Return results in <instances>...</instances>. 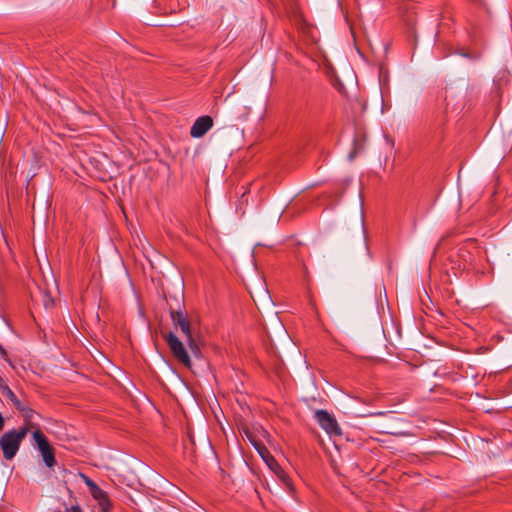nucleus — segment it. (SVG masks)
<instances>
[{
    "label": "nucleus",
    "instance_id": "obj_8",
    "mask_svg": "<svg viewBox=\"0 0 512 512\" xmlns=\"http://www.w3.org/2000/svg\"><path fill=\"white\" fill-rule=\"evenodd\" d=\"M1 392L4 397H6L8 400L12 402V404L15 406L17 410L22 409L23 403L17 398L16 394L9 388L8 385H5L1 389Z\"/></svg>",
    "mask_w": 512,
    "mask_h": 512
},
{
    "label": "nucleus",
    "instance_id": "obj_4",
    "mask_svg": "<svg viewBox=\"0 0 512 512\" xmlns=\"http://www.w3.org/2000/svg\"><path fill=\"white\" fill-rule=\"evenodd\" d=\"M33 439L37 445V448L42 456L45 465L48 468H53L56 464L55 449L49 443L47 437L42 433L41 430L37 429L33 432Z\"/></svg>",
    "mask_w": 512,
    "mask_h": 512
},
{
    "label": "nucleus",
    "instance_id": "obj_18",
    "mask_svg": "<svg viewBox=\"0 0 512 512\" xmlns=\"http://www.w3.org/2000/svg\"><path fill=\"white\" fill-rule=\"evenodd\" d=\"M6 384L4 383V380L2 379V377L0 376V390L5 386Z\"/></svg>",
    "mask_w": 512,
    "mask_h": 512
},
{
    "label": "nucleus",
    "instance_id": "obj_14",
    "mask_svg": "<svg viewBox=\"0 0 512 512\" xmlns=\"http://www.w3.org/2000/svg\"><path fill=\"white\" fill-rule=\"evenodd\" d=\"M18 410L22 412L23 416L26 419H31L33 417V415L36 413L32 408H29V407L25 406L24 404L22 405V409H18Z\"/></svg>",
    "mask_w": 512,
    "mask_h": 512
},
{
    "label": "nucleus",
    "instance_id": "obj_11",
    "mask_svg": "<svg viewBox=\"0 0 512 512\" xmlns=\"http://www.w3.org/2000/svg\"><path fill=\"white\" fill-rule=\"evenodd\" d=\"M82 478L84 479V482L85 484L87 485V487L89 488V491L90 493H94L97 489H99L100 487L92 480L90 479L88 476L82 474L81 475Z\"/></svg>",
    "mask_w": 512,
    "mask_h": 512
},
{
    "label": "nucleus",
    "instance_id": "obj_15",
    "mask_svg": "<svg viewBox=\"0 0 512 512\" xmlns=\"http://www.w3.org/2000/svg\"><path fill=\"white\" fill-rule=\"evenodd\" d=\"M250 441H251L252 445L255 447V449L258 451L259 455L261 456V453H262L261 447H265V445L256 440L250 439Z\"/></svg>",
    "mask_w": 512,
    "mask_h": 512
},
{
    "label": "nucleus",
    "instance_id": "obj_9",
    "mask_svg": "<svg viewBox=\"0 0 512 512\" xmlns=\"http://www.w3.org/2000/svg\"><path fill=\"white\" fill-rule=\"evenodd\" d=\"M262 453L261 458L265 461L267 466L274 471L275 468H278V462L275 460V458L271 455L269 450L266 447H261Z\"/></svg>",
    "mask_w": 512,
    "mask_h": 512
},
{
    "label": "nucleus",
    "instance_id": "obj_13",
    "mask_svg": "<svg viewBox=\"0 0 512 512\" xmlns=\"http://www.w3.org/2000/svg\"><path fill=\"white\" fill-rule=\"evenodd\" d=\"M43 304L46 309L54 307V300L48 293H44L43 295Z\"/></svg>",
    "mask_w": 512,
    "mask_h": 512
},
{
    "label": "nucleus",
    "instance_id": "obj_5",
    "mask_svg": "<svg viewBox=\"0 0 512 512\" xmlns=\"http://www.w3.org/2000/svg\"><path fill=\"white\" fill-rule=\"evenodd\" d=\"M314 418L320 427L329 435V436H341L342 430L339 426L336 418L328 413L326 410L319 409L314 413Z\"/></svg>",
    "mask_w": 512,
    "mask_h": 512
},
{
    "label": "nucleus",
    "instance_id": "obj_1",
    "mask_svg": "<svg viewBox=\"0 0 512 512\" xmlns=\"http://www.w3.org/2000/svg\"><path fill=\"white\" fill-rule=\"evenodd\" d=\"M170 316L173 325L175 327H179L182 331L191 354L197 359L201 358V349L193 336L191 323L187 317V314L181 310H170Z\"/></svg>",
    "mask_w": 512,
    "mask_h": 512
},
{
    "label": "nucleus",
    "instance_id": "obj_10",
    "mask_svg": "<svg viewBox=\"0 0 512 512\" xmlns=\"http://www.w3.org/2000/svg\"><path fill=\"white\" fill-rule=\"evenodd\" d=\"M277 477L287 486L289 487L290 489H292V484L290 482V479L288 477V475L286 474V472L280 467V465H278V468H275V470L273 471Z\"/></svg>",
    "mask_w": 512,
    "mask_h": 512
},
{
    "label": "nucleus",
    "instance_id": "obj_12",
    "mask_svg": "<svg viewBox=\"0 0 512 512\" xmlns=\"http://www.w3.org/2000/svg\"><path fill=\"white\" fill-rule=\"evenodd\" d=\"M383 433L394 435V436H408L409 433L396 429L395 427L388 428Z\"/></svg>",
    "mask_w": 512,
    "mask_h": 512
},
{
    "label": "nucleus",
    "instance_id": "obj_19",
    "mask_svg": "<svg viewBox=\"0 0 512 512\" xmlns=\"http://www.w3.org/2000/svg\"><path fill=\"white\" fill-rule=\"evenodd\" d=\"M385 414H386L385 412L380 411V412H375V413H373L372 415H375V416H383V415H385Z\"/></svg>",
    "mask_w": 512,
    "mask_h": 512
},
{
    "label": "nucleus",
    "instance_id": "obj_6",
    "mask_svg": "<svg viewBox=\"0 0 512 512\" xmlns=\"http://www.w3.org/2000/svg\"><path fill=\"white\" fill-rule=\"evenodd\" d=\"M212 126L213 119L210 116L204 115L198 117L191 127L190 135L193 138H201L212 128Z\"/></svg>",
    "mask_w": 512,
    "mask_h": 512
},
{
    "label": "nucleus",
    "instance_id": "obj_7",
    "mask_svg": "<svg viewBox=\"0 0 512 512\" xmlns=\"http://www.w3.org/2000/svg\"><path fill=\"white\" fill-rule=\"evenodd\" d=\"M91 495L98 502L100 512H109L110 511V509L112 507V503L109 499L108 494L103 489L99 488Z\"/></svg>",
    "mask_w": 512,
    "mask_h": 512
},
{
    "label": "nucleus",
    "instance_id": "obj_2",
    "mask_svg": "<svg viewBox=\"0 0 512 512\" xmlns=\"http://www.w3.org/2000/svg\"><path fill=\"white\" fill-rule=\"evenodd\" d=\"M27 427H20L4 432L0 437V448L5 460H12L19 451L20 445L28 433Z\"/></svg>",
    "mask_w": 512,
    "mask_h": 512
},
{
    "label": "nucleus",
    "instance_id": "obj_3",
    "mask_svg": "<svg viewBox=\"0 0 512 512\" xmlns=\"http://www.w3.org/2000/svg\"><path fill=\"white\" fill-rule=\"evenodd\" d=\"M163 338L169 346L173 357L183 366L190 368L192 363L183 342L171 331L163 334Z\"/></svg>",
    "mask_w": 512,
    "mask_h": 512
},
{
    "label": "nucleus",
    "instance_id": "obj_16",
    "mask_svg": "<svg viewBox=\"0 0 512 512\" xmlns=\"http://www.w3.org/2000/svg\"><path fill=\"white\" fill-rule=\"evenodd\" d=\"M250 441H251L252 445L255 447V449L258 451L259 455L261 456V453H262L261 447H265V445L256 440L250 439Z\"/></svg>",
    "mask_w": 512,
    "mask_h": 512
},
{
    "label": "nucleus",
    "instance_id": "obj_17",
    "mask_svg": "<svg viewBox=\"0 0 512 512\" xmlns=\"http://www.w3.org/2000/svg\"><path fill=\"white\" fill-rule=\"evenodd\" d=\"M0 354L5 357L6 356V350L0 345Z\"/></svg>",
    "mask_w": 512,
    "mask_h": 512
}]
</instances>
